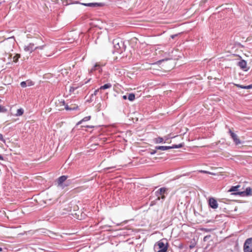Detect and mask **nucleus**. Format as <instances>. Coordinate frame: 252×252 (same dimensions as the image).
<instances>
[{"mask_svg": "<svg viewBox=\"0 0 252 252\" xmlns=\"http://www.w3.org/2000/svg\"><path fill=\"white\" fill-rule=\"evenodd\" d=\"M46 46L42 39H37L33 43H30L28 45H25L24 49L26 52L30 53L37 49L42 50Z\"/></svg>", "mask_w": 252, "mask_h": 252, "instance_id": "nucleus-1", "label": "nucleus"}, {"mask_svg": "<svg viewBox=\"0 0 252 252\" xmlns=\"http://www.w3.org/2000/svg\"><path fill=\"white\" fill-rule=\"evenodd\" d=\"M242 179L239 182V184L237 185V195L241 196H248L251 195L252 189L250 187H247L244 190L247 183L245 181H242Z\"/></svg>", "mask_w": 252, "mask_h": 252, "instance_id": "nucleus-2", "label": "nucleus"}, {"mask_svg": "<svg viewBox=\"0 0 252 252\" xmlns=\"http://www.w3.org/2000/svg\"><path fill=\"white\" fill-rule=\"evenodd\" d=\"M167 189L166 188L163 187L159 189L155 192V195L157 197L156 199L152 201L151 202V206L155 205L158 201L161 200L162 202L165 198V194H167Z\"/></svg>", "mask_w": 252, "mask_h": 252, "instance_id": "nucleus-3", "label": "nucleus"}, {"mask_svg": "<svg viewBox=\"0 0 252 252\" xmlns=\"http://www.w3.org/2000/svg\"><path fill=\"white\" fill-rule=\"evenodd\" d=\"M167 250V243L165 245L162 241H158L155 247L156 252H166Z\"/></svg>", "mask_w": 252, "mask_h": 252, "instance_id": "nucleus-4", "label": "nucleus"}, {"mask_svg": "<svg viewBox=\"0 0 252 252\" xmlns=\"http://www.w3.org/2000/svg\"><path fill=\"white\" fill-rule=\"evenodd\" d=\"M114 47L118 52H122L125 50V47L123 42L118 39H114L113 41Z\"/></svg>", "mask_w": 252, "mask_h": 252, "instance_id": "nucleus-5", "label": "nucleus"}, {"mask_svg": "<svg viewBox=\"0 0 252 252\" xmlns=\"http://www.w3.org/2000/svg\"><path fill=\"white\" fill-rule=\"evenodd\" d=\"M237 64L243 70L245 71H247L249 69V67L247 66V62L242 59V57L237 55Z\"/></svg>", "mask_w": 252, "mask_h": 252, "instance_id": "nucleus-6", "label": "nucleus"}, {"mask_svg": "<svg viewBox=\"0 0 252 252\" xmlns=\"http://www.w3.org/2000/svg\"><path fill=\"white\" fill-rule=\"evenodd\" d=\"M244 252H252V238L245 241L243 246Z\"/></svg>", "mask_w": 252, "mask_h": 252, "instance_id": "nucleus-7", "label": "nucleus"}, {"mask_svg": "<svg viewBox=\"0 0 252 252\" xmlns=\"http://www.w3.org/2000/svg\"><path fill=\"white\" fill-rule=\"evenodd\" d=\"M236 195V186H232L228 190H227V199L229 200L235 201V199L232 198V196Z\"/></svg>", "mask_w": 252, "mask_h": 252, "instance_id": "nucleus-8", "label": "nucleus"}, {"mask_svg": "<svg viewBox=\"0 0 252 252\" xmlns=\"http://www.w3.org/2000/svg\"><path fill=\"white\" fill-rule=\"evenodd\" d=\"M67 176L63 175L60 177L58 179L57 184L58 187L61 188L62 189H63L64 186L63 185V183L66 180Z\"/></svg>", "mask_w": 252, "mask_h": 252, "instance_id": "nucleus-9", "label": "nucleus"}, {"mask_svg": "<svg viewBox=\"0 0 252 252\" xmlns=\"http://www.w3.org/2000/svg\"><path fill=\"white\" fill-rule=\"evenodd\" d=\"M209 206L213 209H217L218 207V204L217 200L214 198H210L209 200Z\"/></svg>", "mask_w": 252, "mask_h": 252, "instance_id": "nucleus-10", "label": "nucleus"}, {"mask_svg": "<svg viewBox=\"0 0 252 252\" xmlns=\"http://www.w3.org/2000/svg\"><path fill=\"white\" fill-rule=\"evenodd\" d=\"M168 139L167 138H165V141H164V139L163 138L158 137V138H156L154 139V142L156 143H165V141H166Z\"/></svg>", "mask_w": 252, "mask_h": 252, "instance_id": "nucleus-11", "label": "nucleus"}, {"mask_svg": "<svg viewBox=\"0 0 252 252\" xmlns=\"http://www.w3.org/2000/svg\"><path fill=\"white\" fill-rule=\"evenodd\" d=\"M156 150H160L162 151L167 150L169 149H171V146H156L155 147Z\"/></svg>", "mask_w": 252, "mask_h": 252, "instance_id": "nucleus-12", "label": "nucleus"}, {"mask_svg": "<svg viewBox=\"0 0 252 252\" xmlns=\"http://www.w3.org/2000/svg\"><path fill=\"white\" fill-rule=\"evenodd\" d=\"M98 70L99 72L101 71L100 65L98 63H95V64L94 66V67L91 69V71L93 72L95 70Z\"/></svg>", "mask_w": 252, "mask_h": 252, "instance_id": "nucleus-13", "label": "nucleus"}, {"mask_svg": "<svg viewBox=\"0 0 252 252\" xmlns=\"http://www.w3.org/2000/svg\"><path fill=\"white\" fill-rule=\"evenodd\" d=\"M237 88H241L245 89H252V84L248 86H243L237 84Z\"/></svg>", "mask_w": 252, "mask_h": 252, "instance_id": "nucleus-14", "label": "nucleus"}, {"mask_svg": "<svg viewBox=\"0 0 252 252\" xmlns=\"http://www.w3.org/2000/svg\"><path fill=\"white\" fill-rule=\"evenodd\" d=\"M83 4L85 6H94V7L101 5V4L99 3H84Z\"/></svg>", "mask_w": 252, "mask_h": 252, "instance_id": "nucleus-15", "label": "nucleus"}, {"mask_svg": "<svg viewBox=\"0 0 252 252\" xmlns=\"http://www.w3.org/2000/svg\"><path fill=\"white\" fill-rule=\"evenodd\" d=\"M112 87V85L110 84V83H107V84H106L103 86H101L100 88H99V89L101 90H105V89H109V88H110L111 87Z\"/></svg>", "mask_w": 252, "mask_h": 252, "instance_id": "nucleus-16", "label": "nucleus"}, {"mask_svg": "<svg viewBox=\"0 0 252 252\" xmlns=\"http://www.w3.org/2000/svg\"><path fill=\"white\" fill-rule=\"evenodd\" d=\"M90 119H91L90 116L85 117L82 120H81L80 121L78 122V123L77 124V125H79L82 124V123L83 122H86V121H89Z\"/></svg>", "mask_w": 252, "mask_h": 252, "instance_id": "nucleus-17", "label": "nucleus"}, {"mask_svg": "<svg viewBox=\"0 0 252 252\" xmlns=\"http://www.w3.org/2000/svg\"><path fill=\"white\" fill-rule=\"evenodd\" d=\"M127 99L129 101H133L135 99V95L134 94L131 93L129 94L127 96Z\"/></svg>", "mask_w": 252, "mask_h": 252, "instance_id": "nucleus-18", "label": "nucleus"}, {"mask_svg": "<svg viewBox=\"0 0 252 252\" xmlns=\"http://www.w3.org/2000/svg\"><path fill=\"white\" fill-rule=\"evenodd\" d=\"M23 113L24 110L22 108H20L17 110L15 115L17 116H21L23 114Z\"/></svg>", "mask_w": 252, "mask_h": 252, "instance_id": "nucleus-19", "label": "nucleus"}, {"mask_svg": "<svg viewBox=\"0 0 252 252\" xmlns=\"http://www.w3.org/2000/svg\"><path fill=\"white\" fill-rule=\"evenodd\" d=\"M229 133L230 135H231V136L232 137V138H233L234 141L235 142L236 141V134L233 132H232V131L231 129L229 130Z\"/></svg>", "mask_w": 252, "mask_h": 252, "instance_id": "nucleus-20", "label": "nucleus"}, {"mask_svg": "<svg viewBox=\"0 0 252 252\" xmlns=\"http://www.w3.org/2000/svg\"><path fill=\"white\" fill-rule=\"evenodd\" d=\"M77 108V107H70L68 105L65 104L64 105V109L66 110H74Z\"/></svg>", "mask_w": 252, "mask_h": 252, "instance_id": "nucleus-21", "label": "nucleus"}, {"mask_svg": "<svg viewBox=\"0 0 252 252\" xmlns=\"http://www.w3.org/2000/svg\"><path fill=\"white\" fill-rule=\"evenodd\" d=\"M182 147H183V144H178V145H174L172 146H171V149L180 148H181Z\"/></svg>", "mask_w": 252, "mask_h": 252, "instance_id": "nucleus-22", "label": "nucleus"}, {"mask_svg": "<svg viewBox=\"0 0 252 252\" xmlns=\"http://www.w3.org/2000/svg\"><path fill=\"white\" fill-rule=\"evenodd\" d=\"M27 81H23L21 82L20 85L22 88H25L27 86Z\"/></svg>", "mask_w": 252, "mask_h": 252, "instance_id": "nucleus-23", "label": "nucleus"}, {"mask_svg": "<svg viewBox=\"0 0 252 252\" xmlns=\"http://www.w3.org/2000/svg\"><path fill=\"white\" fill-rule=\"evenodd\" d=\"M237 146H238L240 144L242 145V146H246V142H241L239 139L237 138Z\"/></svg>", "mask_w": 252, "mask_h": 252, "instance_id": "nucleus-24", "label": "nucleus"}, {"mask_svg": "<svg viewBox=\"0 0 252 252\" xmlns=\"http://www.w3.org/2000/svg\"><path fill=\"white\" fill-rule=\"evenodd\" d=\"M20 58L19 55H16L13 58V61L15 62H17L18 60V59Z\"/></svg>", "mask_w": 252, "mask_h": 252, "instance_id": "nucleus-25", "label": "nucleus"}, {"mask_svg": "<svg viewBox=\"0 0 252 252\" xmlns=\"http://www.w3.org/2000/svg\"><path fill=\"white\" fill-rule=\"evenodd\" d=\"M59 103L61 105H64V106L65 105V101L63 99H61V100H59Z\"/></svg>", "mask_w": 252, "mask_h": 252, "instance_id": "nucleus-26", "label": "nucleus"}, {"mask_svg": "<svg viewBox=\"0 0 252 252\" xmlns=\"http://www.w3.org/2000/svg\"><path fill=\"white\" fill-rule=\"evenodd\" d=\"M210 237V235H207L204 237L203 240L204 241H206Z\"/></svg>", "mask_w": 252, "mask_h": 252, "instance_id": "nucleus-27", "label": "nucleus"}, {"mask_svg": "<svg viewBox=\"0 0 252 252\" xmlns=\"http://www.w3.org/2000/svg\"><path fill=\"white\" fill-rule=\"evenodd\" d=\"M99 90H100V89H99V88L98 89L95 90V91H94V93L93 94V95H94V96H95V95L97 94V93L99 92Z\"/></svg>", "mask_w": 252, "mask_h": 252, "instance_id": "nucleus-28", "label": "nucleus"}, {"mask_svg": "<svg viewBox=\"0 0 252 252\" xmlns=\"http://www.w3.org/2000/svg\"><path fill=\"white\" fill-rule=\"evenodd\" d=\"M94 95L92 94L91 95L90 100L89 101H92L94 100Z\"/></svg>", "mask_w": 252, "mask_h": 252, "instance_id": "nucleus-29", "label": "nucleus"}, {"mask_svg": "<svg viewBox=\"0 0 252 252\" xmlns=\"http://www.w3.org/2000/svg\"><path fill=\"white\" fill-rule=\"evenodd\" d=\"M0 140L2 141H4V139H3V135L1 133H0Z\"/></svg>", "mask_w": 252, "mask_h": 252, "instance_id": "nucleus-30", "label": "nucleus"}, {"mask_svg": "<svg viewBox=\"0 0 252 252\" xmlns=\"http://www.w3.org/2000/svg\"><path fill=\"white\" fill-rule=\"evenodd\" d=\"M200 172H202V173H208V174H213V173H211V172H208V171H204V170H201Z\"/></svg>", "mask_w": 252, "mask_h": 252, "instance_id": "nucleus-31", "label": "nucleus"}, {"mask_svg": "<svg viewBox=\"0 0 252 252\" xmlns=\"http://www.w3.org/2000/svg\"><path fill=\"white\" fill-rule=\"evenodd\" d=\"M157 152V151L156 150H152L151 152H150V154L151 155H154Z\"/></svg>", "mask_w": 252, "mask_h": 252, "instance_id": "nucleus-32", "label": "nucleus"}, {"mask_svg": "<svg viewBox=\"0 0 252 252\" xmlns=\"http://www.w3.org/2000/svg\"><path fill=\"white\" fill-rule=\"evenodd\" d=\"M28 83H27V86H30L32 85H33V84L32 83V82L31 81H27Z\"/></svg>", "mask_w": 252, "mask_h": 252, "instance_id": "nucleus-33", "label": "nucleus"}, {"mask_svg": "<svg viewBox=\"0 0 252 252\" xmlns=\"http://www.w3.org/2000/svg\"><path fill=\"white\" fill-rule=\"evenodd\" d=\"M123 98L125 100L127 98V96L126 95H124L123 96Z\"/></svg>", "mask_w": 252, "mask_h": 252, "instance_id": "nucleus-34", "label": "nucleus"}, {"mask_svg": "<svg viewBox=\"0 0 252 252\" xmlns=\"http://www.w3.org/2000/svg\"><path fill=\"white\" fill-rule=\"evenodd\" d=\"M85 127H89V128H93L94 127V126H84Z\"/></svg>", "mask_w": 252, "mask_h": 252, "instance_id": "nucleus-35", "label": "nucleus"}, {"mask_svg": "<svg viewBox=\"0 0 252 252\" xmlns=\"http://www.w3.org/2000/svg\"><path fill=\"white\" fill-rule=\"evenodd\" d=\"M3 108L0 106V112H3Z\"/></svg>", "mask_w": 252, "mask_h": 252, "instance_id": "nucleus-36", "label": "nucleus"}, {"mask_svg": "<svg viewBox=\"0 0 252 252\" xmlns=\"http://www.w3.org/2000/svg\"><path fill=\"white\" fill-rule=\"evenodd\" d=\"M176 35H177L176 34L172 35L171 36V37L172 38H174Z\"/></svg>", "mask_w": 252, "mask_h": 252, "instance_id": "nucleus-37", "label": "nucleus"}, {"mask_svg": "<svg viewBox=\"0 0 252 252\" xmlns=\"http://www.w3.org/2000/svg\"><path fill=\"white\" fill-rule=\"evenodd\" d=\"M3 157L1 155H0V160H3Z\"/></svg>", "mask_w": 252, "mask_h": 252, "instance_id": "nucleus-38", "label": "nucleus"}, {"mask_svg": "<svg viewBox=\"0 0 252 252\" xmlns=\"http://www.w3.org/2000/svg\"><path fill=\"white\" fill-rule=\"evenodd\" d=\"M164 60L167 61V59L160 60V61H158V62L161 63V62H162L164 61Z\"/></svg>", "mask_w": 252, "mask_h": 252, "instance_id": "nucleus-39", "label": "nucleus"}, {"mask_svg": "<svg viewBox=\"0 0 252 252\" xmlns=\"http://www.w3.org/2000/svg\"><path fill=\"white\" fill-rule=\"evenodd\" d=\"M114 168V167H108V168H106V169H112V168Z\"/></svg>", "mask_w": 252, "mask_h": 252, "instance_id": "nucleus-40", "label": "nucleus"}, {"mask_svg": "<svg viewBox=\"0 0 252 252\" xmlns=\"http://www.w3.org/2000/svg\"><path fill=\"white\" fill-rule=\"evenodd\" d=\"M10 38H14V36H12V37L8 38V39H10Z\"/></svg>", "mask_w": 252, "mask_h": 252, "instance_id": "nucleus-41", "label": "nucleus"}, {"mask_svg": "<svg viewBox=\"0 0 252 252\" xmlns=\"http://www.w3.org/2000/svg\"><path fill=\"white\" fill-rule=\"evenodd\" d=\"M193 247V246H189V248H190V249H192Z\"/></svg>", "mask_w": 252, "mask_h": 252, "instance_id": "nucleus-42", "label": "nucleus"}, {"mask_svg": "<svg viewBox=\"0 0 252 252\" xmlns=\"http://www.w3.org/2000/svg\"><path fill=\"white\" fill-rule=\"evenodd\" d=\"M1 251H2V248H0V252H1Z\"/></svg>", "mask_w": 252, "mask_h": 252, "instance_id": "nucleus-43", "label": "nucleus"}]
</instances>
